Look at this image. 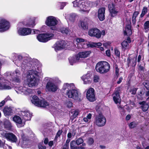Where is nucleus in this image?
Listing matches in <instances>:
<instances>
[{"label":"nucleus","instance_id":"21","mask_svg":"<svg viewBox=\"0 0 149 149\" xmlns=\"http://www.w3.org/2000/svg\"><path fill=\"white\" fill-rule=\"evenodd\" d=\"M3 112L5 116H11L13 113V109L8 107H6L4 108Z\"/></svg>","mask_w":149,"mask_h":149},{"label":"nucleus","instance_id":"48","mask_svg":"<svg viewBox=\"0 0 149 149\" xmlns=\"http://www.w3.org/2000/svg\"><path fill=\"white\" fill-rule=\"evenodd\" d=\"M114 50H115V55L117 57H120V52L118 49L116 48H115L114 49Z\"/></svg>","mask_w":149,"mask_h":149},{"label":"nucleus","instance_id":"11","mask_svg":"<svg viewBox=\"0 0 149 149\" xmlns=\"http://www.w3.org/2000/svg\"><path fill=\"white\" fill-rule=\"evenodd\" d=\"M108 8L111 17L116 16L118 13V11L116 10L115 5L113 2L110 3L108 5Z\"/></svg>","mask_w":149,"mask_h":149},{"label":"nucleus","instance_id":"35","mask_svg":"<svg viewBox=\"0 0 149 149\" xmlns=\"http://www.w3.org/2000/svg\"><path fill=\"white\" fill-rule=\"evenodd\" d=\"M138 89V88H135L134 87L130 89L129 92L131 93V95H134L136 94V91Z\"/></svg>","mask_w":149,"mask_h":149},{"label":"nucleus","instance_id":"57","mask_svg":"<svg viewBox=\"0 0 149 149\" xmlns=\"http://www.w3.org/2000/svg\"><path fill=\"white\" fill-rule=\"evenodd\" d=\"M75 57V59H76V62L78 61L79 60V59L80 58H81V56H80V54H79V52L78 53V54L74 56Z\"/></svg>","mask_w":149,"mask_h":149},{"label":"nucleus","instance_id":"33","mask_svg":"<svg viewBox=\"0 0 149 149\" xmlns=\"http://www.w3.org/2000/svg\"><path fill=\"white\" fill-rule=\"evenodd\" d=\"M81 28L84 30L88 29V23L86 21H84L81 22Z\"/></svg>","mask_w":149,"mask_h":149},{"label":"nucleus","instance_id":"16","mask_svg":"<svg viewBox=\"0 0 149 149\" xmlns=\"http://www.w3.org/2000/svg\"><path fill=\"white\" fill-rule=\"evenodd\" d=\"M75 4L77 5V6H74V7H78L80 8L81 11L85 12L86 13H88L89 10L88 9V7L85 4V3L84 2L79 3Z\"/></svg>","mask_w":149,"mask_h":149},{"label":"nucleus","instance_id":"38","mask_svg":"<svg viewBox=\"0 0 149 149\" xmlns=\"http://www.w3.org/2000/svg\"><path fill=\"white\" fill-rule=\"evenodd\" d=\"M88 43L86 42L82 43L79 46H78L79 48H86L88 47Z\"/></svg>","mask_w":149,"mask_h":149},{"label":"nucleus","instance_id":"5","mask_svg":"<svg viewBox=\"0 0 149 149\" xmlns=\"http://www.w3.org/2000/svg\"><path fill=\"white\" fill-rule=\"evenodd\" d=\"M54 36V34L53 33H45L38 34L36 38L39 42H46L52 39Z\"/></svg>","mask_w":149,"mask_h":149},{"label":"nucleus","instance_id":"47","mask_svg":"<svg viewBox=\"0 0 149 149\" xmlns=\"http://www.w3.org/2000/svg\"><path fill=\"white\" fill-rule=\"evenodd\" d=\"M144 28L145 30L149 29V20L146 21L144 25Z\"/></svg>","mask_w":149,"mask_h":149},{"label":"nucleus","instance_id":"53","mask_svg":"<svg viewBox=\"0 0 149 149\" xmlns=\"http://www.w3.org/2000/svg\"><path fill=\"white\" fill-rule=\"evenodd\" d=\"M84 0H75V1H74L73 2V4L74 6H77V5L75 4H77L79 3H81V2H82V1Z\"/></svg>","mask_w":149,"mask_h":149},{"label":"nucleus","instance_id":"20","mask_svg":"<svg viewBox=\"0 0 149 149\" xmlns=\"http://www.w3.org/2000/svg\"><path fill=\"white\" fill-rule=\"evenodd\" d=\"M92 75L90 74H87L83 75L81 77L82 80L84 81V84H89L91 83V78Z\"/></svg>","mask_w":149,"mask_h":149},{"label":"nucleus","instance_id":"14","mask_svg":"<svg viewBox=\"0 0 149 149\" xmlns=\"http://www.w3.org/2000/svg\"><path fill=\"white\" fill-rule=\"evenodd\" d=\"M4 137L7 140L10 141L12 142H16L17 140L16 136L12 133H5L4 134Z\"/></svg>","mask_w":149,"mask_h":149},{"label":"nucleus","instance_id":"1","mask_svg":"<svg viewBox=\"0 0 149 149\" xmlns=\"http://www.w3.org/2000/svg\"><path fill=\"white\" fill-rule=\"evenodd\" d=\"M95 69L97 72L100 74H105L109 71L110 65L107 62L101 61L97 63Z\"/></svg>","mask_w":149,"mask_h":149},{"label":"nucleus","instance_id":"44","mask_svg":"<svg viewBox=\"0 0 149 149\" xmlns=\"http://www.w3.org/2000/svg\"><path fill=\"white\" fill-rule=\"evenodd\" d=\"M22 138L23 140V142L24 144H26L28 143V141H29V139L26 137L24 135H23L22 136Z\"/></svg>","mask_w":149,"mask_h":149},{"label":"nucleus","instance_id":"40","mask_svg":"<svg viewBox=\"0 0 149 149\" xmlns=\"http://www.w3.org/2000/svg\"><path fill=\"white\" fill-rule=\"evenodd\" d=\"M70 64L72 65H73V64L76 62V59H75V57L74 56L70 57L68 58Z\"/></svg>","mask_w":149,"mask_h":149},{"label":"nucleus","instance_id":"31","mask_svg":"<svg viewBox=\"0 0 149 149\" xmlns=\"http://www.w3.org/2000/svg\"><path fill=\"white\" fill-rule=\"evenodd\" d=\"M76 15L75 13H72L68 15V18L70 20L74 22L75 19Z\"/></svg>","mask_w":149,"mask_h":149},{"label":"nucleus","instance_id":"7","mask_svg":"<svg viewBox=\"0 0 149 149\" xmlns=\"http://www.w3.org/2000/svg\"><path fill=\"white\" fill-rule=\"evenodd\" d=\"M29 74L30 77L27 79L28 85L29 87H31L37 84V74L35 72H32L31 74L29 73Z\"/></svg>","mask_w":149,"mask_h":149},{"label":"nucleus","instance_id":"27","mask_svg":"<svg viewBox=\"0 0 149 149\" xmlns=\"http://www.w3.org/2000/svg\"><path fill=\"white\" fill-rule=\"evenodd\" d=\"M81 58H85L88 57L91 54V51H86L79 52Z\"/></svg>","mask_w":149,"mask_h":149},{"label":"nucleus","instance_id":"51","mask_svg":"<svg viewBox=\"0 0 149 149\" xmlns=\"http://www.w3.org/2000/svg\"><path fill=\"white\" fill-rule=\"evenodd\" d=\"M121 87L120 86L116 88L114 93L120 94V92L121 91Z\"/></svg>","mask_w":149,"mask_h":149},{"label":"nucleus","instance_id":"55","mask_svg":"<svg viewBox=\"0 0 149 149\" xmlns=\"http://www.w3.org/2000/svg\"><path fill=\"white\" fill-rule=\"evenodd\" d=\"M94 142V141L93 139L92 138H90L88 141V143L90 145H92Z\"/></svg>","mask_w":149,"mask_h":149},{"label":"nucleus","instance_id":"61","mask_svg":"<svg viewBox=\"0 0 149 149\" xmlns=\"http://www.w3.org/2000/svg\"><path fill=\"white\" fill-rule=\"evenodd\" d=\"M92 47V48L96 47V45H95V43H93V44H88V47Z\"/></svg>","mask_w":149,"mask_h":149},{"label":"nucleus","instance_id":"18","mask_svg":"<svg viewBox=\"0 0 149 149\" xmlns=\"http://www.w3.org/2000/svg\"><path fill=\"white\" fill-rule=\"evenodd\" d=\"M46 86L49 91L53 92H55L58 89L57 86L51 82H47Z\"/></svg>","mask_w":149,"mask_h":149},{"label":"nucleus","instance_id":"54","mask_svg":"<svg viewBox=\"0 0 149 149\" xmlns=\"http://www.w3.org/2000/svg\"><path fill=\"white\" fill-rule=\"evenodd\" d=\"M72 103L71 102L69 101L67 102L66 104L67 107L68 108H70L72 106Z\"/></svg>","mask_w":149,"mask_h":149},{"label":"nucleus","instance_id":"15","mask_svg":"<svg viewBox=\"0 0 149 149\" xmlns=\"http://www.w3.org/2000/svg\"><path fill=\"white\" fill-rule=\"evenodd\" d=\"M105 8L102 7L99 9L98 11V17L100 21H103L105 19Z\"/></svg>","mask_w":149,"mask_h":149},{"label":"nucleus","instance_id":"32","mask_svg":"<svg viewBox=\"0 0 149 149\" xmlns=\"http://www.w3.org/2000/svg\"><path fill=\"white\" fill-rule=\"evenodd\" d=\"M15 74H16V77H15L13 79L14 81L16 83H19L20 81L19 78V73L17 71H15Z\"/></svg>","mask_w":149,"mask_h":149},{"label":"nucleus","instance_id":"42","mask_svg":"<svg viewBox=\"0 0 149 149\" xmlns=\"http://www.w3.org/2000/svg\"><path fill=\"white\" fill-rule=\"evenodd\" d=\"M143 84L146 90L149 91V81H146L143 83Z\"/></svg>","mask_w":149,"mask_h":149},{"label":"nucleus","instance_id":"43","mask_svg":"<svg viewBox=\"0 0 149 149\" xmlns=\"http://www.w3.org/2000/svg\"><path fill=\"white\" fill-rule=\"evenodd\" d=\"M71 84H69L68 83H65L63 87V89L64 90H65L67 89H69L71 87Z\"/></svg>","mask_w":149,"mask_h":149},{"label":"nucleus","instance_id":"58","mask_svg":"<svg viewBox=\"0 0 149 149\" xmlns=\"http://www.w3.org/2000/svg\"><path fill=\"white\" fill-rule=\"evenodd\" d=\"M106 54L107 56L108 57L111 56L110 50V49H107L106 51Z\"/></svg>","mask_w":149,"mask_h":149},{"label":"nucleus","instance_id":"37","mask_svg":"<svg viewBox=\"0 0 149 149\" xmlns=\"http://www.w3.org/2000/svg\"><path fill=\"white\" fill-rule=\"evenodd\" d=\"M76 41L77 42V47L79 46L82 43L84 42L85 41V39L80 38H78L76 39Z\"/></svg>","mask_w":149,"mask_h":149},{"label":"nucleus","instance_id":"24","mask_svg":"<svg viewBox=\"0 0 149 149\" xmlns=\"http://www.w3.org/2000/svg\"><path fill=\"white\" fill-rule=\"evenodd\" d=\"M23 118L26 120H31V115L30 113L27 111H24L22 113Z\"/></svg>","mask_w":149,"mask_h":149},{"label":"nucleus","instance_id":"12","mask_svg":"<svg viewBox=\"0 0 149 149\" xmlns=\"http://www.w3.org/2000/svg\"><path fill=\"white\" fill-rule=\"evenodd\" d=\"M9 22L5 19H2L0 21V32L4 31L9 28Z\"/></svg>","mask_w":149,"mask_h":149},{"label":"nucleus","instance_id":"4","mask_svg":"<svg viewBox=\"0 0 149 149\" xmlns=\"http://www.w3.org/2000/svg\"><path fill=\"white\" fill-rule=\"evenodd\" d=\"M105 34V31L103 30L101 31L97 28H93L89 29L88 31V35L91 37H95L97 39L101 38L102 35L104 36Z\"/></svg>","mask_w":149,"mask_h":149},{"label":"nucleus","instance_id":"45","mask_svg":"<svg viewBox=\"0 0 149 149\" xmlns=\"http://www.w3.org/2000/svg\"><path fill=\"white\" fill-rule=\"evenodd\" d=\"M61 32L63 33L68 34L69 32L67 28H62L61 29Z\"/></svg>","mask_w":149,"mask_h":149},{"label":"nucleus","instance_id":"25","mask_svg":"<svg viewBox=\"0 0 149 149\" xmlns=\"http://www.w3.org/2000/svg\"><path fill=\"white\" fill-rule=\"evenodd\" d=\"M76 142L74 140L72 141L70 143V147L71 149H84L85 147L83 146L77 147L75 146Z\"/></svg>","mask_w":149,"mask_h":149},{"label":"nucleus","instance_id":"8","mask_svg":"<svg viewBox=\"0 0 149 149\" xmlns=\"http://www.w3.org/2000/svg\"><path fill=\"white\" fill-rule=\"evenodd\" d=\"M95 119V123L99 127L103 126L106 124V118L102 113H99L98 115H97Z\"/></svg>","mask_w":149,"mask_h":149},{"label":"nucleus","instance_id":"46","mask_svg":"<svg viewBox=\"0 0 149 149\" xmlns=\"http://www.w3.org/2000/svg\"><path fill=\"white\" fill-rule=\"evenodd\" d=\"M136 60L137 57L136 56L133 58L132 59V66L134 67L136 66Z\"/></svg>","mask_w":149,"mask_h":149},{"label":"nucleus","instance_id":"64","mask_svg":"<svg viewBox=\"0 0 149 149\" xmlns=\"http://www.w3.org/2000/svg\"><path fill=\"white\" fill-rule=\"evenodd\" d=\"M44 143L45 144H47L49 142L48 139L47 138H45V139L44 141Z\"/></svg>","mask_w":149,"mask_h":149},{"label":"nucleus","instance_id":"13","mask_svg":"<svg viewBox=\"0 0 149 149\" xmlns=\"http://www.w3.org/2000/svg\"><path fill=\"white\" fill-rule=\"evenodd\" d=\"M32 29L29 28L21 27L18 31V34L22 36H25L31 33Z\"/></svg>","mask_w":149,"mask_h":149},{"label":"nucleus","instance_id":"10","mask_svg":"<svg viewBox=\"0 0 149 149\" xmlns=\"http://www.w3.org/2000/svg\"><path fill=\"white\" fill-rule=\"evenodd\" d=\"M66 43L64 40H59L57 41L54 45V47L56 51L61 50L65 47Z\"/></svg>","mask_w":149,"mask_h":149},{"label":"nucleus","instance_id":"22","mask_svg":"<svg viewBox=\"0 0 149 149\" xmlns=\"http://www.w3.org/2000/svg\"><path fill=\"white\" fill-rule=\"evenodd\" d=\"M139 104L141 105V106L142 111L144 112L146 111L148 109L149 107L148 104L146 103L145 101L140 102L139 103Z\"/></svg>","mask_w":149,"mask_h":149},{"label":"nucleus","instance_id":"6","mask_svg":"<svg viewBox=\"0 0 149 149\" xmlns=\"http://www.w3.org/2000/svg\"><path fill=\"white\" fill-rule=\"evenodd\" d=\"M46 24L48 26H51L50 29L53 30H56L57 28L55 26L58 23L56 18L52 16L48 17L45 21Z\"/></svg>","mask_w":149,"mask_h":149},{"label":"nucleus","instance_id":"17","mask_svg":"<svg viewBox=\"0 0 149 149\" xmlns=\"http://www.w3.org/2000/svg\"><path fill=\"white\" fill-rule=\"evenodd\" d=\"M132 26L131 23L127 24L125 28V30L124 31V36H130L132 34L131 29Z\"/></svg>","mask_w":149,"mask_h":149},{"label":"nucleus","instance_id":"9","mask_svg":"<svg viewBox=\"0 0 149 149\" xmlns=\"http://www.w3.org/2000/svg\"><path fill=\"white\" fill-rule=\"evenodd\" d=\"M86 97L90 102H94L96 100L95 90L93 88H90L87 91Z\"/></svg>","mask_w":149,"mask_h":149},{"label":"nucleus","instance_id":"52","mask_svg":"<svg viewBox=\"0 0 149 149\" xmlns=\"http://www.w3.org/2000/svg\"><path fill=\"white\" fill-rule=\"evenodd\" d=\"M2 87L3 89H11V87L9 86L6 84L2 85Z\"/></svg>","mask_w":149,"mask_h":149},{"label":"nucleus","instance_id":"60","mask_svg":"<svg viewBox=\"0 0 149 149\" xmlns=\"http://www.w3.org/2000/svg\"><path fill=\"white\" fill-rule=\"evenodd\" d=\"M63 131L61 130H59L57 132L56 135L58 137H60Z\"/></svg>","mask_w":149,"mask_h":149},{"label":"nucleus","instance_id":"41","mask_svg":"<svg viewBox=\"0 0 149 149\" xmlns=\"http://www.w3.org/2000/svg\"><path fill=\"white\" fill-rule=\"evenodd\" d=\"M67 3L65 2H60L58 3L59 8L60 9H62L66 5Z\"/></svg>","mask_w":149,"mask_h":149},{"label":"nucleus","instance_id":"3","mask_svg":"<svg viewBox=\"0 0 149 149\" xmlns=\"http://www.w3.org/2000/svg\"><path fill=\"white\" fill-rule=\"evenodd\" d=\"M31 101L33 104L38 107H46L49 106V103L45 99L43 98L40 99L36 95H34L32 97Z\"/></svg>","mask_w":149,"mask_h":149},{"label":"nucleus","instance_id":"26","mask_svg":"<svg viewBox=\"0 0 149 149\" xmlns=\"http://www.w3.org/2000/svg\"><path fill=\"white\" fill-rule=\"evenodd\" d=\"M113 100L116 104H117L119 103V100H121L120 98V95L119 94H117L113 93Z\"/></svg>","mask_w":149,"mask_h":149},{"label":"nucleus","instance_id":"63","mask_svg":"<svg viewBox=\"0 0 149 149\" xmlns=\"http://www.w3.org/2000/svg\"><path fill=\"white\" fill-rule=\"evenodd\" d=\"M128 37L126 39V41H127L128 43H130L131 42V39L130 36H128Z\"/></svg>","mask_w":149,"mask_h":149},{"label":"nucleus","instance_id":"36","mask_svg":"<svg viewBox=\"0 0 149 149\" xmlns=\"http://www.w3.org/2000/svg\"><path fill=\"white\" fill-rule=\"evenodd\" d=\"M148 11L147 8L146 7H144L142 10L141 14L140 15V17L142 18L144 17V15L147 13Z\"/></svg>","mask_w":149,"mask_h":149},{"label":"nucleus","instance_id":"56","mask_svg":"<svg viewBox=\"0 0 149 149\" xmlns=\"http://www.w3.org/2000/svg\"><path fill=\"white\" fill-rule=\"evenodd\" d=\"M99 77L97 75H95L93 78V81L94 82H97L98 81Z\"/></svg>","mask_w":149,"mask_h":149},{"label":"nucleus","instance_id":"19","mask_svg":"<svg viewBox=\"0 0 149 149\" xmlns=\"http://www.w3.org/2000/svg\"><path fill=\"white\" fill-rule=\"evenodd\" d=\"M22 22L24 26L31 28L33 27L36 25L35 21L31 19L24 21Z\"/></svg>","mask_w":149,"mask_h":149},{"label":"nucleus","instance_id":"29","mask_svg":"<svg viewBox=\"0 0 149 149\" xmlns=\"http://www.w3.org/2000/svg\"><path fill=\"white\" fill-rule=\"evenodd\" d=\"M76 142V144L77 145H79L82 144V146H83L84 147L86 146V143H83L84 141L83 139L81 138H79L77 139L75 141Z\"/></svg>","mask_w":149,"mask_h":149},{"label":"nucleus","instance_id":"30","mask_svg":"<svg viewBox=\"0 0 149 149\" xmlns=\"http://www.w3.org/2000/svg\"><path fill=\"white\" fill-rule=\"evenodd\" d=\"M139 14V12L138 11H135L133 13L132 17V21L133 24H135L136 22V18Z\"/></svg>","mask_w":149,"mask_h":149},{"label":"nucleus","instance_id":"49","mask_svg":"<svg viewBox=\"0 0 149 149\" xmlns=\"http://www.w3.org/2000/svg\"><path fill=\"white\" fill-rule=\"evenodd\" d=\"M115 74H116V76L117 78H118V77L119 75V69L118 68V67L117 65L115 67Z\"/></svg>","mask_w":149,"mask_h":149},{"label":"nucleus","instance_id":"23","mask_svg":"<svg viewBox=\"0 0 149 149\" xmlns=\"http://www.w3.org/2000/svg\"><path fill=\"white\" fill-rule=\"evenodd\" d=\"M121 48L123 51H125L129 48V45L127 41L124 40L121 43Z\"/></svg>","mask_w":149,"mask_h":149},{"label":"nucleus","instance_id":"50","mask_svg":"<svg viewBox=\"0 0 149 149\" xmlns=\"http://www.w3.org/2000/svg\"><path fill=\"white\" fill-rule=\"evenodd\" d=\"M39 149H46V147L45 146L42 145V143H39L38 146Z\"/></svg>","mask_w":149,"mask_h":149},{"label":"nucleus","instance_id":"62","mask_svg":"<svg viewBox=\"0 0 149 149\" xmlns=\"http://www.w3.org/2000/svg\"><path fill=\"white\" fill-rule=\"evenodd\" d=\"M78 115V111H75L73 114V116L74 118H76Z\"/></svg>","mask_w":149,"mask_h":149},{"label":"nucleus","instance_id":"28","mask_svg":"<svg viewBox=\"0 0 149 149\" xmlns=\"http://www.w3.org/2000/svg\"><path fill=\"white\" fill-rule=\"evenodd\" d=\"M13 119L14 121L17 124H21L22 123V120L19 116H15L13 118Z\"/></svg>","mask_w":149,"mask_h":149},{"label":"nucleus","instance_id":"39","mask_svg":"<svg viewBox=\"0 0 149 149\" xmlns=\"http://www.w3.org/2000/svg\"><path fill=\"white\" fill-rule=\"evenodd\" d=\"M138 125V123L137 122L133 121L131 122L129 126L130 128L132 129L136 127Z\"/></svg>","mask_w":149,"mask_h":149},{"label":"nucleus","instance_id":"59","mask_svg":"<svg viewBox=\"0 0 149 149\" xmlns=\"http://www.w3.org/2000/svg\"><path fill=\"white\" fill-rule=\"evenodd\" d=\"M127 65L128 67H129L130 66V64L131 63V60L129 57L127 58Z\"/></svg>","mask_w":149,"mask_h":149},{"label":"nucleus","instance_id":"34","mask_svg":"<svg viewBox=\"0 0 149 149\" xmlns=\"http://www.w3.org/2000/svg\"><path fill=\"white\" fill-rule=\"evenodd\" d=\"M134 70H131L130 71V73L127 77V80L129 82L131 81V78L134 75Z\"/></svg>","mask_w":149,"mask_h":149},{"label":"nucleus","instance_id":"2","mask_svg":"<svg viewBox=\"0 0 149 149\" xmlns=\"http://www.w3.org/2000/svg\"><path fill=\"white\" fill-rule=\"evenodd\" d=\"M66 95L69 98H72L74 100L80 102L81 100V94L75 89H69L66 93Z\"/></svg>","mask_w":149,"mask_h":149}]
</instances>
